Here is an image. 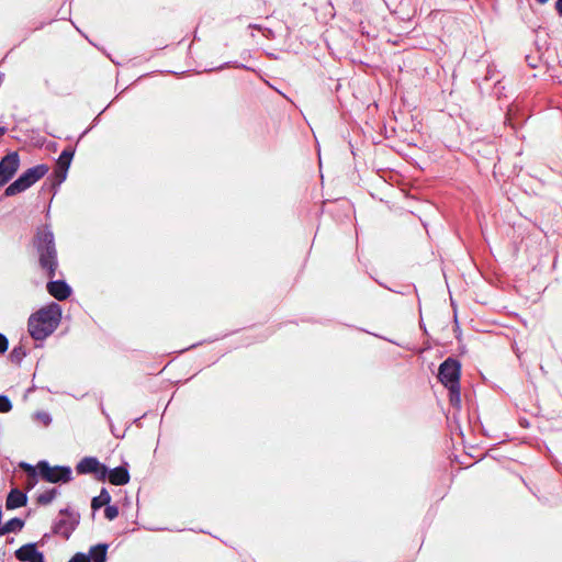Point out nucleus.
Listing matches in <instances>:
<instances>
[{"label": "nucleus", "instance_id": "obj_1", "mask_svg": "<svg viewBox=\"0 0 562 562\" xmlns=\"http://www.w3.org/2000/svg\"><path fill=\"white\" fill-rule=\"evenodd\" d=\"M34 247L42 270L46 272L49 279H53L56 274L58 260L54 234L47 225L37 229L34 237ZM46 289L48 293L58 301H64L71 294L70 286L61 280H50Z\"/></svg>", "mask_w": 562, "mask_h": 562}, {"label": "nucleus", "instance_id": "obj_2", "mask_svg": "<svg viewBox=\"0 0 562 562\" xmlns=\"http://www.w3.org/2000/svg\"><path fill=\"white\" fill-rule=\"evenodd\" d=\"M61 317V308L57 303H52L31 315L27 322L29 333L35 340L48 337L58 326Z\"/></svg>", "mask_w": 562, "mask_h": 562}, {"label": "nucleus", "instance_id": "obj_3", "mask_svg": "<svg viewBox=\"0 0 562 562\" xmlns=\"http://www.w3.org/2000/svg\"><path fill=\"white\" fill-rule=\"evenodd\" d=\"M37 470L41 477L49 483H68L72 480V471L70 467H50L47 461H40Z\"/></svg>", "mask_w": 562, "mask_h": 562}, {"label": "nucleus", "instance_id": "obj_4", "mask_svg": "<svg viewBox=\"0 0 562 562\" xmlns=\"http://www.w3.org/2000/svg\"><path fill=\"white\" fill-rule=\"evenodd\" d=\"M80 521V515L76 512H71L68 508L59 512V517L53 526V532L59 535L65 539H69L74 530L77 528Z\"/></svg>", "mask_w": 562, "mask_h": 562}, {"label": "nucleus", "instance_id": "obj_5", "mask_svg": "<svg viewBox=\"0 0 562 562\" xmlns=\"http://www.w3.org/2000/svg\"><path fill=\"white\" fill-rule=\"evenodd\" d=\"M460 362L453 358L446 359L439 367L438 379L446 386L460 385Z\"/></svg>", "mask_w": 562, "mask_h": 562}, {"label": "nucleus", "instance_id": "obj_6", "mask_svg": "<svg viewBox=\"0 0 562 562\" xmlns=\"http://www.w3.org/2000/svg\"><path fill=\"white\" fill-rule=\"evenodd\" d=\"M78 474H94L100 481L106 479L109 469L94 457H85L76 465Z\"/></svg>", "mask_w": 562, "mask_h": 562}, {"label": "nucleus", "instance_id": "obj_7", "mask_svg": "<svg viewBox=\"0 0 562 562\" xmlns=\"http://www.w3.org/2000/svg\"><path fill=\"white\" fill-rule=\"evenodd\" d=\"M20 166V157L16 151L9 153L0 160V187L8 183L15 175Z\"/></svg>", "mask_w": 562, "mask_h": 562}, {"label": "nucleus", "instance_id": "obj_8", "mask_svg": "<svg viewBox=\"0 0 562 562\" xmlns=\"http://www.w3.org/2000/svg\"><path fill=\"white\" fill-rule=\"evenodd\" d=\"M106 477L113 485H125L130 481V473L125 467L121 465L109 470Z\"/></svg>", "mask_w": 562, "mask_h": 562}, {"label": "nucleus", "instance_id": "obj_9", "mask_svg": "<svg viewBox=\"0 0 562 562\" xmlns=\"http://www.w3.org/2000/svg\"><path fill=\"white\" fill-rule=\"evenodd\" d=\"M26 501H27V497H26L25 493H23L22 491H20L18 488H13L10 491V493L7 497L5 507L8 509H15V508L24 506L26 504Z\"/></svg>", "mask_w": 562, "mask_h": 562}, {"label": "nucleus", "instance_id": "obj_10", "mask_svg": "<svg viewBox=\"0 0 562 562\" xmlns=\"http://www.w3.org/2000/svg\"><path fill=\"white\" fill-rule=\"evenodd\" d=\"M48 172V167L44 164L34 166L29 168L26 171L22 173L26 181L30 182V186H33L36 181L42 179Z\"/></svg>", "mask_w": 562, "mask_h": 562}, {"label": "nucleus", "instance_id": "obj_11", "mask_svg": "<svg viewBox=\"0 0 562 562\" xmlns=\"http://www.w3.org/2000/svg\"><path fill=\"white\" fill-rule=\"evenodd\" d=\"M38 550L35 543H26L19 548L14 555L21 562H30L37 554Z\"/></svg>", "mask_w": 562, "mask_h": 562}, {"label": "nucleus", "instance_id": "obj_12", "mask_svg": "<svg viewBox=\"0 0 562 562\" xmlns=\"http://www.w3.org/2000/svg\"><path fill=\"white\" fill-rule=\"evenodd\" d=\"M30 187H31L30 182H27L26 178H24L21 175L15 181H13L9 187H7L4 194L7 196H12V195H15L18 193L25 191Z\"/></svg>", "mask_w": 562, "mask_h": 562}, {"label": "nucleus", "instance_id": "obj_13", "mask_svg": "<svg viewBox=\"0 0 562 562\" xmlns=\"http://www.w3.org/2000/svg\"><path fill=\"white\" fill-rule=\"evenodd\" d=\"M74 155H75V149H72L71 147L65 148L61 151V154L59 155V158L57 160V167H58V169L64 171V173H67Z\"/></svg>", "mask_w": 562, "mask_h": 562}, {"label": "nucleus", "instance_id": "obj_14", "mask_svg": "<svg viewBox=\"0 0 562 562\" xmlns=\"http://www.w3.org/2000/svg\"><path fill=\"white\" fill-rule=\"evenodd\" d=\"M108 544L100 543L90 548L89 557L91 562H105L106 561Z\"/></svg>", "mask_w": 562, "mask_h": 562}, {"label": "nucleus", "instance_id": "obj_15", "mask_svg": "<svg viewBox=\"0 0 562 562\" xmlns=\"http://www.w3.org/2000/svg\"><path fill=\"white\" fill-rule=\"evenodd\" d=\"M24 527V521L20 518H12L0 527V536H4L10 532H18Z\"/></svg>", "mask_w": 562, "mask_h": 562}, {"label": "nucleus", "instance_id": "obj_16", "mask_svg": "<svg viewBox=\"0 0 562 562\" xmlns=\"http://www.w3.org/2000/svg\"><path fill=\"white\" fill-rule=\"evenodd\" d=\"M111 502V495L106 488H102L100 494L92 498L91 507L93 510H98L102 506H106Z\"/></svg>", "mask_w": 562, "mask_h": 562}, {"label": "nucleus", "instance_id": "obj_17", "mask_svg": "<svg viewBox=\"0 0 562 562\" xmlns=\"http://www.w3.org/2000/svg\"><path fill=\"white\" fill-rule=\"evenodd\" d=\"M447 389L449 390V401H450L451 405L456 408H460L461 407L460 385L449 386Z\"/></svg>", "mask_w": 562, "mask_h": 562}, {"label": "nucleus", "instance_id": "obj_18", "mask_svg": "<svg viewBox=\"0 0 562 562\" xmlns=\"http://www.w3.org/2000/svg\"><path fill=\"white\" fill-rule=\"evenodd\" d=\"M57 494H58L57 488L46 490L45 492L41 493L37 496V503L41 505H48L49 503L53 502V499L57 496Z\"/></svg>", "mask_w": 562, "mask_h": 562}, {"label": "nucleus", "instance_id": "obj_19", "mask_svg": "<svg viewBox=\"0 0 562 562\" xmlns=\"http://www.w3.org/2000/svg\"><path fill=\"white\" fill-rule=\"evenodd\" d=\"M26 356V351L23 346H15L12 351L10 352V360L14 363H20L23 358Z\"/></svg>", "mask_w": 562, "mask_h": 562}, {"label": "nucleus", "instance_id": "obj_20", "mask_svg": "<svg viewBox=\"0 0 562 562\" xmlns=\"http://www.w3.org/2000/svg\"><path fill=\"white\" fill-rule=\"evenodd\" d=\"M12 409V403L7 395L0 394V413H8Z\"/></svg>", "mask_w": 562, "mask_h": 562}, {"label": "nucleus", "instance_id": "obj_21", "mask_svg": "<svg viewBox=\"0 0 562 562\" xmlns=\"http://www.w3.org/2000/svg\"><path fill=\"white\" fill-rule=\"evenodd\" d=\"M104 516L109 520L115 519L119 516V508L116 506L108 504L104 509Z\"/></svg>", "mask_w": 562, "mask_h": 562}, {"label": "nucleus", "instance_id": "obj_22", "mask_svg": "<svg viewBox=\"0 0 562 562\" xmlns=\"http://www.w3.org/2000/svg\"><path fill=\"white\" fill-rule=\"evenodd\" d=\"M68 562H91V558L85 553H76Z\"/></svg>", "mask_w": 562, "mask_h": 562}, {"label": "nucleus", "instance_id": "obj_23", "mask_svg": "<svg viewBox=\"0 0 562 562\" xmlns=\"http://www.w3.org/2000/svg\"><path fill=\"white\" fill-rule=\"evenodd\" d=\"M9 341L8 338L0 333V353H4L8 350Z\"/></svg>", "mask_w": 562, "mask_h": 562}, {"label": "nucleus", "instance_id": "obj_24", "mask_svg": "<svg viewBox=\"0 0 562 562\" xmlns=\"http://www.w3.org/2000/svg\"><path fill=\"white\" fill-rule=\"evenodd\" d=\"M56 175L58 177V183H61L66 179V176H67V173H64V171H61L58 168L56 170Z\"/></svg>", "mask_w": 562, "mask_h": 562}, {"label": "nucleus", "instance_id": "obj_25", "mask_svg": "<svg viewBox=\"0 0 562 562\" xmlns=\"http://www.w3.org/2000/svg\"><path fill=\"white\" fill-rule=\"evenodd\" d=\"M30 562H45L44 554L38 551L37 554Z\"/></svg>", "mask_w": 562, "mask_h": 562}, {"label": "nucleus", "instance_id": "obj_26", "mask_svg": "<svg viewBox=\"0 0 562 562\" xmlns=\"http://www.w3.org/2000/svg\"><path fill=\"white\" fill-rule=\"evenodd\" d=\"M555 9L559 12V14L562 15V0H558L555 2Z\"/></svg>", "mask_w": 562, "mask_h": 562}, {"label": "nucleus", "instance_id": "obj_27", "mask_svg": "<svg viewBox=\"0 0 562 562\" xmlns=\"http://www.w3.org/2000/svg\"><path fill=\"white\" fill-rule=\"evenodd\" d=\"M7 127L0 126V137H2L7 133Z\"/></svg>", "mask_w": 562, "mask_h": 562}, {"label": "nucleus", "instance_id": "obj_28", "mask_svg": "<svg viewBox=\"0 0 562 562\" xmlns=\"http://www.w3.org/2000/svg\"><path fill=\"white\" fill-rule=\"evenodd\" d=\"M536 1H537L538 3H540V4H544V3H547L549 0H536Z\"/></svg>", "mask_w": 562, "mask_h": 562}, {"label": "nucleus", "instance_id": "obj_29", "mask_svg": "<svg viewBox=\"0 0 562 562\" xmlns=\"http://www.w3.org/2000/svg\"><path fill=\"white\" fill-rule=\"evenodd\" d=\"M29 469L32 471L33 474H35V469L29 465Z\"/></svg>", "mask_w": 562, "mask_h": 562}]
</instances>
